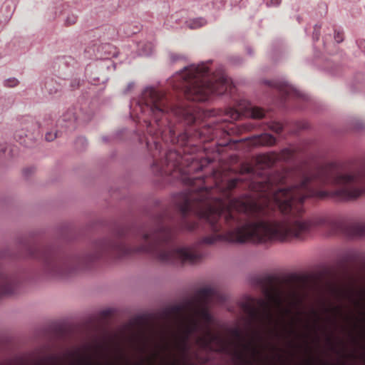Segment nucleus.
Masks as SVG:
<instances>
[{
	"instance_id": "obj_1",
	"label": "nucleus",
	"mask_w": 365,
	"mask_h": 365,
	"mask_svg": "<svg viewBox=\"0 0 365 365\" xmlns=\"http://www.w3.org/2000/svg\"><path fill=\"white\" fill-rule=\"evenodd\" d=\"M332 165H327L319 169L316 174H304L292 178L287 187L278 189L273 192L272 198L264 197L258 201L250 198H240L230 200L227 207L210 208L202 217H205L215 232L223 230L222 226L215 225V222L222 218L228 227L237 225L239 218L235 212H258L265 207L273 209L277 207L282 212L292 210V214L282 220L296 217L308 222L309 227L307 230L297 236L289 237L282 241L300 237L314 227L322 223V220L317 218H304L295 214L296 203H302L307 197L316 196L319 198L327 197H334L339 201L353 200L365 194V179H361L358 175L349 173L335 175L332 171Z\"/></svg>"
},
{
	"instance_id": "obj_2",
	"label": "nucleus",
	"mask_w": 365,
	"mask_h": 365,
	"mask_svg": "<svg viewBox=\"0 0 365 365\" xmlns=\"http://www.w3.org/2000/svg\"><path fill=\"white\" fill-rule=\"evenodd\" d=\"M216 292L207 287L197 292L195 299L180 311L175 326L161 331L150 341L153 356L159 357L162 365H190L187 364L189 338L198 333L196 344L201 348L225 351L244 365H252L264 358L257 339L259 336L246 340L239 334L232 341L225 340L211 331L212 319L207 304L215 297Z\"/></svg>"
},
{
	"instance_id": "obj_3",
	"label": "nucleus",
	"mask_w": 365,
	"mask_h": 365,
	"mask_svg": "<svg viewBox=\"0 0 365 365\" xmlns=\"http://www.w3.org/2000/svg\"><path fill=\"white\" fill-rule=\"evenodd\" d=\"M309 224L299 218L292 217L277 222L257 220L250 222L235 229L227 231L223 235L205 237L204 242L214 244L217 241L230 243H266L271 241H282L284 239L297 236L307 230Z\"/></svg>"
},
{
	"instance_id": "obj_4",
	"label": "nucleus",
	"mask_w": 365,
	"mask_h": 365,
	"mask_svg": "<svg viewBox=\"0 0 365 365\" xmlns=\"http://www.w3.org/2000/svg\"><path fill=\"white\" fill-rule=\"evenodd\" d=\"M207 71V63H201L184 67L180 71L182 78L190 81L185 91L188 99L205 101L212 93L222 94L230 88L231 84L224 73L220 72L216 76L206 77Z\"/></svg>"
},
{
	"instance_id": "obj_5",
	"label": "nucleus",
	"mask_w": 365,
	"mask_h": 365,
	"mask_svg": "<svg viewBox=\"0 0 365 365\" xmlns=\"http://www.w3.org/2000/svg\"><path fill=\"white\" fill-rule=\"evenodd\" d=\"M266 300H260L259 304L262 308V312L257 313L255 310H252L250 314L252 317H257L264 327H271L277 328L282 323V319H277L272 310L271 306L275 305L279 312L288 314V308H284L282 305V296L281 292L275 288L267 291L265 293Z\"/></svg>"
},
{
	"instance_id": "obj_6",
	"label": "nucleus",
	"mask_w": 365,
	"mask_h": 365,
	"mask_svg": "<svg viewBox=\"0 0 365 365\" xmlns=\"http://www.w3.org/2000/svg\"><path fill=\"white\" fill-rule=\"evenodd\" d=\"M194 255L187 248H178L175 250H168L163 251L159 255V259L165 262H175L177 260L181 262H193Z\"/></svg>"
},
{
	"instance_id": "obj_7",
	"label": "nucleus",
	"mask_w": 365,
	"mask_h": 365,
	"mask_svg": "<svg viewBox=\"0 0 365 365\" xmlns=\"http://www.w3.org/2000/svg\"><path fill=\"white\" fill-rule=\"evenodd\" d=\"M143 98L146 103L150 105V110L153 113H161L162 110L155 103L160 101L163 94L153 87H146L143 92Z\"/></svg>"
},
{
	"instance_id": "obj_8",
	"label": "nucleus",
	"mask_w": 365,
	"mask_h": 365,
	"mask_svg": "<svg viewBox=\"0 0 365 365\" xmlns=\"http://www.w3.org/2000/svg\"><path fill=\"white\" fill-rule=\"evenodd\" d=\"M246 111L247 115L252 118H262L264 116V110L258 107L249 106Z\"/></svg>"
},
{
	"instance_id": "obj_9",
	"label": "nucleus",
	"mask_w": 365,
	"mask_h": 365,
	"mask_svg": "<svg viewBox=\"0 0 365 365\" xmlns=\"http://www.w3.org/2000/svg\"><path fill=\"white\" fill-rule=\"evenodd\" d=\"M206 24V21L203 18H195L187 21V26L192 29L200 28Z\"/></svg>"
},
{
	"instance_id": "obj_10",
	"label": "nucleus",
	"mask_w": 365,
	"mask_h": 365,
	"mask_svg": "<svg viewBox=\"0 0 365 365\" xmlns=\"http://www.w3.org/2000/svg\"><path fill=\"white\" fill-rule=\"evenodd\" d=\"M259 143L262 145H271L275 142L274 138L268 133H264L259 137Z\"/></svg>"
},
{
	"instance_id": "obj_11",
	"label": "nucleus",
	"mask_w": 365,
	"mask_h": 365,
	"mask_svg": "<svg viewBox=\"0 0 365 365\" xmlns=\"http://www.w3.org/2000/svg\"><path fill=\"white\" fill-rule=\"evenodd\" d=\"M19 81L15 78H9L6 81L5 85L9 87H14L17 86Z\"/></svg>"
},
{
	"instance_id": "obj_12",
	"label": "nucleus",
	"mask_w": 365,
	"mask_h": 365,
	"mask_svg": "<svg viewBox=\"0 0 365 365\" xmlns=\"http://www.w3.org/2000/svg\"><path fill=\"white\" fill-rule=\"evenodd\" d=\"M145 46L147 49L141 48V54L144 56H149L152 53L153 46L150 43L146 44Z\"/></svg>"
},
{
	"instance_id": "obj_13",
	"label": "nucleus",
	"mask_w": 365,
	"mask_h": 365,
	"mask_svg": "<svg viewBox=\"0 0 365 365\" xmlns=\"http://www.w3.org/2000/svg\"><path fill=\"white\" fill-rule=\"evenodd\" d=\"M56 138V133L48 132L46 134V140L47 141H52Z\"/></svg>"
},
{
	"instance_id": "obj_14",
	"label": "nucleus",
	"mask_w": 365,
	"mask_h": 365,
	"mask_svg": "<svg viewBox=\"0 0 365 365\" xmlns=\"http://www.w3.org/2000/svg\"><path fill=\"white\" fill-rule=\"evenodd\" d=\"M334 39L337 43H340L343 41V35L340 32L334 33Z\"/></svg>"
},
{
	"instance_id": "obj_15",
	"label": "nucleus",
	"mask_w": 365,
	"mask_h": 365,
	"mask_svg": "<svg viewBox=\"0 0 365 365\" xmlns=\"http://www.w3.org/2000/svg\"><path fill=\"white\" fill-rule=\"evenodd\" d=\"M281 4V0H271L269 3H268V6H279V4Z\"/></svg>"
},
{
	"instance_id": "obj_16",
	"label": "nucleus",
	"mask_w": 365,
	"mask_h": 365,
	"mask_svg": "<svg viewBox=\"0 0 365 365\" xmlns=\"http://www.w3.org/2000/svg\"><path fill=\"white\" fill-rule=\"evenodd\" d=\"M76 21V16H72L71 18H67L66 19V22L67 24H74L75 22Z\"/></svg>"
},
{
	"instance_id": "obj_17",
	"label": "nucleus",
	"mask_w": 365,
	"mask_h": 365,
	"mask_svg": "<svg viewBox=\"0 0 365 365\" xmlns=\"http://www.w3.org/2000/svg\"><path fill=\"white\" fill-rule=\"evenodd\" d=\"M360 48L365 51V41H362L360 43Z\"/></svg>"
},
{
	"instance_id": "obj_18",
	"label": "nucleus",
	"mask_w": 365,
	"mask_h": 365,
	"mask_svg": "<svg viewBox=\"0 0 365 365\" xmlns=\"http://www.w3.org/2000/svg\"><path fill=\"white\" fill-rule=\"evenodd\" d=\"M314 37L315 38L316 40H318L319 39V33L317 32L316 34H314Z\"/></svg>"
},
{
	"instance_id": "obj_19",
	"label": "nucleus",
	"mask_w": 365,
	"mask_h": 365,
	"mask_svg": "<svg viewBox=\"0 0 365 365\" xmlns=\"http://www.w3.org/2000/svg\"><path fill=\"white\" fill-rule=\"evenodd\" d=\"M182 210L183 212H186L187 210L186 209H182Z\"/></svg>"
}]
</instances>
